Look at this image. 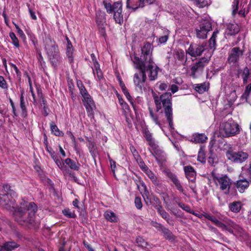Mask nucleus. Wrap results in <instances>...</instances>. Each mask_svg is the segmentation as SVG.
<instances>
[{
    "instance_id": "1",
    "label": "nucleus",
    "mask_w": 251,
    "mask_h": 251,
    "mask_svg": "<svg viewBox=\"0 0 251 251\" xmlns=\"http://www.w3.org/2000/svg\"><path fill=\"white\" fill-rule=\"evenodd\" d=\"M17 196L16 192L11 189L10 185H4L0 190V204L4 208L13 211L17 221L32 224L37 209L36 205L34 202L24 201L16 209L15 198Z\"/></svg>"
},
{
    "instance_id": "2",
    "label": "nucleus",
    "mask_w": 251,
    "mask_h": 251,
    "mask_svg": "<svg viewBox=\"0 0 251 251\" xmlns=\"http://www.w3.org/2000/svg\"><path fill=\"white\" fill-rule=\"evenodd\" d=\"M152 96L158 111L162 107H164L165 116L168 121L171 130L174 129L173 122V113L172 108V94L169 92H166L161 95L159 97L151 90Z\"/></svg>"
},
{
    "instance_id": "3",
    "label": "nucleus",
    "mask_w": 251,
    "mask_h": 251,
    "mask_svg": "<svg viewBox=\"0 0 251 251\" xmlns=\"http://www.w3.org/2000/svg\"><path fill=\"white\" fill-rule=\"evenodd\" d=\"M131 60L135 65V68L139 70V72L134 74L133 82L135 86V89L139 93H143L147 91L149 88L145 83L147 77L145 74L146 68V64H144L141 59L137 56H131Z\"/></svg>"
},
{
    "instance_id": "4",
    "label": "nucleus",
    "mask_w": 251,
    "mask_h": 251,
    "mask_svg": "<svg viewBox=\"0 0 251 251\" xmlns=\"http://www.w3.org/2000/svg\"><path fill=\"white\" fill-rule=\"evenodd\" d=\"M219 132L224 137L235 136L240 132V126L232 119L223 122L219 127Z\"/></svg>"
},
{
    "instance_id": "5",
    "label": "nucleus",
    "mask_w": 251,
    "mask_h": 251,
    "mask_svg": "<svg viewBox=\"0 0 251 251\" xmlns=\"http://www.w3.org/2000/svg\"><path fill=\"white\" fill-rule=\"evenodd\" d=\"M77 86L83 97L82 101L89 116H93L95 108L94 102L80 80L77 81Z\"/></svg>"
},
{
    "instance_id": "6",
    "label": "nucleus",
    "mask_w": 251,
    "mask_h": 251,
    "mask_svg": "<svg viewBox=\"0 0 251 251\" xmlns=\"http://www.w3.org/2000/svg\"><path fill=\"white\" fill-rule=\"evenodd\" d=\"M77 86L83 97L82 101L89 116H93L95 108L94 102L80 80L77 81Z\"/></svg>"
},
{
    "instance_id": "7",
    "label": "nucleus",
    "mask_w": 251,
    "mask_h": 251,
    "mask_svg": "<svg viewBox=\"0 0 251 251\" xmlns=\"http://www.w3.org/2000/svg\"><path fill=\"white\" fill-rule=\"evenodd\" d=\"M104 7L108 13L113 12V18L117 23L121 25L123 23L122 4L121 2H115L112 5L109 3H105Z\"/></svg>"
},
{
    "instance_id": "8",
    "label": "nucleus",
    "mask_w": 251,
    "mask_h": 251,
    "mask_svg": "<svg viewBox=\"0 0 251 251\" xmlns=\"http://www.w3.org/2000/svg\"><path fill=\"white\" fill-rule=\"evenodd\" d=\"M45 48L52 65H56L60 57L55 42L50 39L46 40Z\"/></svg>"
},
{
    "instance_id": "9",
    "label": "nucleus",
    "mask_w": 251,
    "mask_h": 251,
    "mask_svg": "<svg viewBox=\"0 0 251 251\" xmlns=\"http://www.w3.org/2000/svg\"><path fill=\"white\" fill-rule=\"evenodd\" d=\"M144 134L150 147L149 148L150 151L154 156L156 160H159L160 156H163V151L159 148L158 145L153 140L151 134L148 130H145Z\"/></svg>"
},
{
    "instance_id": "10",
    "label": "nucleus",
    "mask_w": 251,
    "mask_h": 251,
    "mask_svg": "<svg viewBox=\"0 0 251 251\" xmlns=\"http://www.w3.org/2000/svg\"><path fill=\"white\" fill-rule=\"evenodd\" d=\"M226 156L232 162L242 163L248 158V154L243 151L234 152L230 148L226 152Z\"/></svg>"
},
{
    "instance_id": "11",
    "label": "nucleus",
    "mask_w": 251,
    "mask_h": 251,
    "mask_svg": "<svg viewBox=\"0 0 251 251\" xmlns=\"http://www.w3.org/2000/svg\"><path fill=\"white\" fill-rule=\"evenodd\" d=\"M224 227H220L223 230L227 231L231 233L235 234L236 232L241 233L242 228L234 223L232 220L226 217L221 219Z\"/></svg>"
},
{
    "instance_id": "12",
    "label": "nucleus",
    "mask_w": 251,
    "mask_h": 251,
    "mask_svg": "<svg viewBox=\"0 0 251 251\" xmlns=\"http://www.w3.org/2000/svg\"><path fill=\"white\" fill-rule=\"evenodd\" d=\"M209 61V59L205 57L201 58L198 62L192 66L191 75L193 78H196L198 75L201 74L202 72L204 67L208 63Z\"/></svg>"
},
{
    "instance_id": "13",
    "label": "nucleus",
    "mask_w": 251,
    "mask_h": 251,
    "mask_svg": "<svg viewBox=\"0 0 251 251\" xmlns=\"http://www.w3.org/2000/svg\"><path fill=\"white\" fill-rule=\"evenodd\" d=\"M153 50L152 45L149 43H146L144 44V46L142 48V57H143L144 61L141 60L144 64H147V63H153L152 58V52Z\"/></svg>"
},
{
    "instance_id": "14",
    "label": "nucleus",
    "mask_w": 251,
    "mask_h": 251,
    "mask_svg": "<svg viewBox=\"0 0 251 251\" xmlns=\"http://www.w3.org/2000/svg\"><path fill=\"white\" fill-rule=\"evenodd\" d=\"M211 29V24L208 20H204L200 25V29H197V37L199 38L205 39L207 37V33Z\"/></svg>"
},
{
    "instance_id": "15",
    "label": "nucleus",
    "mask_w": 251,
    "mask_h": 251,
    "mask_svg": "<svg viewBox=\"0 0 251 251\" xmlns=\"http://www.w3.org/2000/svg\"><path fill=\"white\" fill-rule=\"evenodd\" d=\"M243 52L238 47H235L231 49L228 53V62L229 63L237 62L240 57L243 55Z\"/></svg>"
},
{
    "instance_id": "16",
    "label": "nucleus",
    "mask_w": 251,
    "mask_h": 251,
    "mask_svg": "<svg viewBox=\"0 0 251 251\" xmlns=\"http://www.w3.org/2000/svg\"><path fill=\"white\" fill-rule=\"evenodd\" d=\"M137 188L142 194L146 203L149 205L151 203V196L147 189V187L143 181L139 180V183L137 184Z\"/></svg>"
},
{
    "instance_id": "17",
    "label": "nucleus",
    "mask_w": 251,
    "mask_h": 251,
    "mask_svg": "<svg viewBox=\"0 0 251 251\" xmlns=\"http://www.w3.org/2000/svg\"><path fill=\"white\" fill-rule=\"evenodd\" d=\"M204 50L203 45H191L186 51L187 53L192 57H197L201 55Z\"/></svg>"
},
{
    "instance_id": "18",
    "label": "nucleus",
    "mask_w": 251,
    "mask_h": 251,
    "mask_svg": "<svg viewBox=\"0 0 251 251\" xmlns=\"http://www.w3.org/2000/svg\"><path fill=\"white\" fill-rule=\"evenodd\" d=\"M159 68L153 65V63H147L145 69V74L148 73V76L151 80H154L157 78Z\"/></svg>"
},
{
    "instance_id": "19",
    "label": "nucleus",
    "mask_w": 251,
    "mask_h": 251,
    "mask_svg": "<svg viewBox=\"0 0 251 251\" xmlns=\"http://www.w3.org/2000/svg\"><path fill=\"white\" fill-rule=\"evenodd\" d=\"M220 188L226 194H228L229 188L231 184L230 179L226 176L217 178Z\"/></svg>"
},
{
    "instance_id": "20",
    "label": "nucleus",
    "mask_w": 251,
    "mask_h": 251,
    "mask_svg": "<svg viewBox=\"0 0 251 251\" xmlns=\"http://www.w3.org/2000/svg\"><path fill=\"white\" fill-rule=\"evenodd\" d=\"M144 0H127L126 7L128 9L135 10L140 7L144 6Z\"/></svg>"
},
{
    "instance_id": "21",
    "label": "nucleus",
    "mask_w": 251,
    "mask_h": 251,
    "mask_svg": "<svg viewBox=\"0 0 251 251\" xmlns=\"http://www.w3.org/2000/svg\"><path fill=\"white\" fill-rule=\"evenodd\" d=\"M240 31V27L237 24H229L227 25L225 31L226 35H234L237 34Z\"/></svg>"
},
{
    "instance_id": "22",
    "label": "nucleus",
    "mask_w": 251,
    "mask_h": 251,
    "mask_svg": "<svg viewBox=\"0 0 251 251\" xmlns=\"http://www.w3.org/2000/svg\"><path fill=\"white\" fill-rule=\"evenodd\" d=\"M241 76L244 84L251 81V69L248 67L244 68L241 70Z\"/></svg>"
},
{
    "instance_id": "23",
    "label": "nucleus",
    "mask_w": 251,
    "mask_h": 251,
    "mask_svg": "<svg viewBox=\"0 0 251 251\" xmlns=\"http://www.w3.org/2000/svg\"><path fill=\"white\" fill-rule=\"evenodd\" d=\"M207 137L204 134L195 133L190 138V141L195 143H202L205 142Z\"/></svg>"
},
{
    "instance_id": "24",
    "label": "nucleus",
    "mask_w": 251,
    "mask_h": 251,
    "mask_svg": "<svg viewBox=\"0 0 251 251\" xmlns=\"http://www.w3.org/2000/svg\"><path fill=\"white\" fill-rule=\"evenodd\" d=\"M203 217H205L208 220L211 221L215 225H216L219 228L225 227V226L223 224V222H222V221L221 220V219L220 220H218L215 217L205 212L203 213Z\"/></svg>"
},
{
    "instance_id": "25",
    "label": "nucleus",
    "mask_w": 251,
    "mask_h": 251,
    "mask_svg": "<svg viewBox=\"0 0 251 251\" xmlns=\"http://www.w3.org/2000/svg\"><path fill=\"white\" fill-rule=\"evenodd\" d=\"M67 41V46L66 48V54L68 58L69 61L70 63H72L74 61L73 52L74 48L72 45L71 41L69 40L68 37L66 38Z\"/></svg>"
},
{
    "instance_id": "26",
    "label": "nucleus",
    "mask_w": 251,
    "mask_h": 251,
    "mask_svg": "<svg viewBox=\"0 0 251 251\" xmlns=\"http://www.w3.org/2000/svg\"><path fill=\"white\" fill-rule=\"evenodd\" d=\"M18 247V245L14 242H8L0 246V251H11Z\"/></svg>"
},
{
    "instance_id": "27",
    "label": "nucleus",
    "mask_w": 251,
    "mask_h": 251,
    "mask_svg": "<svg viewBox=\"0 0 251 251\" xmlns=\"http://www.w3.org/2000/svg\"><path fill=\"white\" fill-rule=\"evenodd\" d=\"M92 70L94 75L97 80H100L103 78L102 73L98 62H95V66L92 68Z\"/></svg>"
},
{
    "instance_id": "28",
    "label": "nucleus",
    "mask_w": 251,
    "mask_h": 251,
    "mask_svg": "<svg viewBox=\"0 0 251 251\" xmlns=\"http://www.w3.org/2000/svg\"><path fill=\"white\" fill-rule=\"evenodd\" d=\"M242 206L243 204L241 201H236L229 203L228 207L232 212L238 213L240 211Z\"/></svg>"
},
{
    "instance_id": "29",
    "label": "nucleus",
    "mask_w": 251,
    "mask_h": 251,
    "mask_svg": "<svg viewBox=\"0 0 251 251\" xmlns=\"http://www.w3.org/2000/svg\"><path fill=\"white\" fill-rule=\"evenodd\" d=\"M249 186V181L245 179H241L237 182V188L238 191L242 193L245 189L247 188Z\"/></svg>"
},
{
    "instance_id": "30",
    "label": "nucleus",
    "mask_w": 251,
    "mask_h": 251,
    "mask_svg": "<svg viewBox=\"0 0 251 251\" xmlns=\"http://www.w3.org/2000/svg\"><path fill=\"white\" fill-rule=\"evenodd\" d=\"M168 176L174 183L177 190L181 192H183L184 191L183 188L176 176L173 174L170 173L168 174Z\"/></svg>"
},
{
    "instance_id": "31",
    "label": "nucleus",
    "mask_w": 251,
    "mask_h": 251,
    "mask_svg": "<svg viewBox=\"0 0 251 251\" xmlns=\"http://www.w3.org/2000/svg\"><path fill=\"white\" fill-rule=\"evenodd\" d=\"M186 176L189 180H192L196 176V172L194 168L190 166H186L184 168Z\"/></svg>"
},
{
    "instance_id": "32",
    "label": "nucleus",
    "mask_w": 251,
    "mask_h": 251,
    "mask_svg": "<svg viewBox=\"0 0 251 251\" xmlns=\"http://www.w3.org/2000/svg\"><path fill=\"white\" fill-rule=\"evenodd\" d=\"M64 162L72 170L77 171L80 168V164L78 162H75L70 158L66 159Z\"/></svg>"
},
{
    "instance_id": "33",
    "label": "nucleus",
    "mask_w": 251,
    "mask_h": 251,
    "mask_svg": "<svg viewBox=\"0 0 251 251\" xmlns=\"http://www.w3.org/2000/svg\"><path fill=\"white\" fill-rule=\"evenodd\" d=\"M155 224L157 225L156 226L157 227H159L160 228L161 230L164 233V235L166 239L170 240H173L174 239V235L168 229L165 228V227L161 225L158 224L157 223H156Z\"/></svg>"
},
{
    "instance_id": "34",
    "label": "nucleus",
    "mask_w": 251,
    "mask_h": 251,
    "mask_svg": "<svg viewBox=\"0 0 251 251\" xmlns=\"http://www.w3.org/2000/svg\"><path fill=\"white\" fill-rule=\"evenodd\" d=\"M154 201L156 202L157 203H159L160 204V202L159 200L157 198H154ZM156 209L157 210L158 212L160 214L163 218L164 219L168 220L169 215V214L163 209L162 206L160 205V204H158L155 206Z\"/></svg>"
},
{
    "instance_id": "35",
    "label": "nucleus",
    "mask_w": 251,
    "mask_h": 251,
    "mask_svg": "<svg viewBox=\"0 0 251 251\" xmlns=\"http://www.w3.org/2000/svg\"><path fill=\"white\" fill-rule=\"evenodd\" d=\"M104 216L107 221L110 222H117L118 221V217L115 213L111 211L107 210L105 211Z\"/></svg>"
},
{
    "instance_id": "36",
    "label": "nucleus",
    "mask_w": 251,
    "mask_h": 251,
    "mask_svg": "<svg viewBox=\"0 0 251 251\" xmlns=\"http://www.w3.org/2000/svg\"><path fill=\"white\" fill-rule=\"evenodd\" d=\"M49 152L51 155V158L55 162L56 165L62 171L65 170V167L64 164L62 161L59 158V157L56 155L54 152L53 151H49Z\"/></svg>"
},
{
    "instance_id": "37",
    "label": "nucleus",
    "mask_w": 251,
    "mask_h": 251,
    "mask_svg": "<svg viewBox=\"0 0 251 251\" xmlns=\"http://www.w3.org/2000/svg\"><path fill=\"white\" fill-rule=\"evenodd\" d=\"M251 166H245L242 168L240 174L241 177L245 179H250L251 178Z\"/></svg>"
},
{
    "instance_id": "38",
    "label": "nucleus",
    "mask_w": 251,
    "mask_h": 251,
    "mask_svg": "<svg viewBox=\"0 0 251 251\" xmlns=\"http://www.w3.org/2000/svg\"><path fill=\"white\" fill-rule=\"evenodd\" d=\"M208 83L204 82L201 84H196L195 89L199 93H203L208 89Z\"/></svg>"
},
{
    "instance_id": "39",
    "label": "nucleus",
    "mask_w": 251,
    "mask_h": 251,
    "mask_svg": "<svg viewBox=\"0 0 251 251\" xmlns=\"http://www.w3.org/2000/svg\"><path fill=\"white\" fill-rule=\"evenodd\" d=\"M175 57L181 62L185 61L186 60L185 52L182 50H178L176 51Z\"/></svg>"
},
{
    "instance_id": "40",
    "label": "nucleus",
    "mask_w": 251,
    "mask_h": 251,
    "mask_svg": "<svg viewBox=\"0 0 251 251\" xmlns=\"http://www.w3.org/2000/svg\"><path fill=\"white\" fill-rule=\"evenodd\" d=\"M149 112H150V116L151 118L152 121L157 125H158L160 128H162L161 125L160 123V121L158 119V116L155 115L153 110L151 108H149Z\"/></svg>"
},
{
    "instance_id": "41",
    "label": "nucleus",
    "mask_w": 251,
    "mask_h": 251,
    "mask_svg": "<svg viewBox=\"0 0 251 251\" xmlns=\"http://www.w3.org/2000/svg\"><path fill=\"white\" fill-rule=\"evenodd\" d=\"M145 173L150 178V179L154 184H158V181L157 180V177L150 170L148 169L145 172Z\"/></svg>"
},
{
    "instance_id": "42",
    "label": "nucleus",
    "mask_w": 251,
    "mask_h": 251,
    "mask_svg": "<svg viewBox=\"0 0 251 251\" xmlns=\"http://www.w3.org/2000/svg\"><path fill=\"white\" fill-rule=\"evenodd\" d=\"M193 2L199 8H203L208 5V2L206 0H194Z\"/></svg>"
},
{
    "instance_id": "43",
    "label": "nucleus",
    "mask_w": 251,
    "mask_h": 251,
    "mask_svg": "<svg viewBox=\"0 0 251 251\" xmlns=\"http://www.w3.org/2000/svg\"><path fill=\"white\" fill-rule=\"evenodd\" d=\"M122 108L123 111V113L126 116V121H127V117L128 116H130V109L129 108V106L126 103V104H124L122 106Z\"/></svg>"
},
{
    "instance_id": "44",
    "label": "nucleus",
    "mask_w": 251,
    "mask_h": 251,
    "mask_svg": "<svg viewBox=\"0 0 251 251\" xmlns=\"http://www.w3.org/2000/svg\"><path fill=\"white\" fill-rule=\"evenodd\" d=\"M9 37L11 38L13 44L17 48L19 47V40L15 34L13 32H10L9 33Z\"/></svg>"
},
{
    "instance_id": "45",
    "label": "nucleus",
    "mask_w": 251,
    "mask_h": 251,
    "mask_svg": "<svg viewBox=\"0 0 251 251\" xmlns=\"http://www.w3.org/2000/svg\"><path fill=\"white\" fill-rule=\"evenodd\" d=\"M136 243L138 245L142 248H146L148 246V243L142 237H139L136 239Z\"/></svg>"
},
{
    "instance_id": "46",
    "label": "nucleus",
    "mask_w": 251,
    "mask_h": 251,
    "mask_svg": "<svg viewBox=\"0 0 251 251\" xmlns=\"http://www.w3.org/2000/svg\"><path fill=\"white\" fill-rule=\"evenodd\" d=\"M50 128L52 132L56 136H62L63 135V133L60 131L57 126L53 124H51Z\"/></svg>"
},
{
    "instance_id": "47",
    "label": "nucleus",
    "mask_w": 251,
    "mask_h": 251,
    "mask_svg": "<svg viewBox=\"0 0 251 251\" xmlns=\"http://www.w3.org/2000/svg\"><path fill=\"white\" fill-rule=\"evenodd\" d=\"M198 160L202 163L205 161V153L204 150L202 148H201L199 151Z\"/></svg>"
},
{
    "instance_id": "48",
    "label": "nucleus",
    "mask_w": 251,
    "mask_h": 251,
    "mask_svg": "<svg viewBox=\"0 0 251 251\" xmlns=\"http://www.w3.org/2000/svg\"><path fill=\"white\" fill-rule=\"evenodd\" d=\"M219 33L218 31H214L212 34V37L210 38L209 40V42L211 47H214L216 45V38L218 33Z\"/></svg>"
},
{
    "instance_id": "49",
    "label": "nucleus",
    "mask_w": 251,
    "mask_h": 251,
    "mask_svg": "<svg viewBox=\"0 0 251 251\" xmlns=\"http://www.w3.org/2000/svg\"><path fill=\"white\" fill-rule=\"evenodd\" d=\"M165 34L164 36H162L159 38V42L160 44L165 43L168 39L169 31L168 30L165 31Z\"/></svg>"
},
{
    "instance_id": "50",
    "label": "nucleus",
    "mask_w": 251,
    "mask_h": 251,
    "mask_svg": "<svg viewBox=\"0 0 251 251\" xmlns=\"http://www.w3.org/2000/svg\"><path fill=\"white\" fill-rule=\"evenodd\" d=\"M239 0H234L233 2L232 7H233V10H232V15L234 16L238 10V4H239Z\"/></svg>"
},
{
    "instance_id": "51",
    "label": "nucleus",
    "mask_w": 251,
    "mask_h": 251,
    "mask_svg": "<svg viewBox=\"0 0 251 251\" xmlns=\"http://www.w3.org/2000/svg\"><path fill=\"white\" fill-rule=\"evenodd\" d=\"M63 214L69 218H74L75 214L71 212L69 209H65L62 211Z\"/></svg>"
},
{
    "instance_id": "52",
    "label": "nucleus",
    "mask_w": 251,
    "mask_h": 251,
    "mask_svg": "<svg viewBox=\"0 0 251 251\" xmlns=\"http://www.w3.org/2000/svg\"><path fill=\"white\" fill-rule=\"evenodd\" d=\"M138 163L140 167V168L145 172L146 170L148 169V167L145 165L144 162L141 160L139 159L138 161L137 160Z\"/></svg>"
},
{
    "instance_id": "53",
    "label": "nucleus",
    "mask_w": 251,
    "mask_h": 251,
    "mask_svg": "<svg viewBox=\"0 0 251 251\" xmlns=\"http://www.w3.org/2000/svg\"><path fill=\"white\" fill-rule=\"evenodd\" d=\"M134 202L137 208L140 209L142 207V203L140 198L136 197L135 199Z\"/></svg>"
},
{
    "instance_id": "54",
    "label": "nucleus",
    "mask_w": 251,
    "mask_h": 251,
    "mask_svg": "<svg viewBox=\"0 0 251 251\" xmlns=\"http://www.w3.org/2000/svg\"><path fill=\"white\" fill-rule=\"evenodd\" d=\"M124 95L126 97V99L129 100V101L130 102V103L133 106V102L132 101V98L131 96L130 95L128 90L127 89L124 90L123 91Z\"/></svg>"
},
{
    "instance_id": "55",
    "label": "nucleus",
    "mask_w": 251,
    "mask_h": 251,
    "mask_svg": "<svg viewBox=\"0 0 251 251\" xmlns=\"http://www.w3.org/2000/svg\"><path fill=\"white\" fill-rule=\"evenodd\" d=\"M15 26L19 35L23 39L25 38V36L23 30L19 27L17 25L15 24Z\"/></svg>"
},
{
    "instance_id": "56",
    "label": "nucleus",
    "mask_w": 251,
    "mask_h": 251,
    "mask_svg": "<svg viewBox=\"0 0 251 251\" xmlns=\"http://www.w3.org/2000/svg\"><path fill=\"white\" fill-rule=\"evenodd\" d=\"M156 85H158L159 89L162 91L165 90L168 87L167 84L165 83L158 82Z\"/></svg>"
},
{
    "instance_id": "57",
    "label": "nucleus",
    "mask_w": 251,
    "mask_h": 251,
    "mask_svg": "<svg viewBox=\"0 0 251 251\" xmlns=\"http://www.w3.org/2000/svg\"><path fill=\"white\" fill-rule=\"evenodd\" d=\"M178 205L180 207H181L183 210H185L187 212L192 213V211L190 210V208L189 206L185 205L182 203H179Z\"/></svg>"
},
{
    "instance_id": "58",
    "label": "nucleus",
    "mask_w": 251,
    "mask_h": 251,
    "mask_svg": "<svg viewBox=\"0 0 251 251\" xmlns=\"http://www.w3.org/2000/svg\"><path fill=\"white\" fill-rule=\"evenodd\" d=\"M0 87L3 89L7 88V84L4 78L0 76Z\"/></svg>"
},
{
    "instance_id": "59",
    "label": "nucleus",
    "mask_w": 251,
    "mask_h": 251,
    "mask_svg": "<svg viewBox=\"0 0 251 251\" xmlns=\"http://www.w3.org/2000/svg\"><path fill=\"white\" fill-rule=\"evenodd\" d=\"M74 148L76 154H78L79 156H81L83 154L82 151L78 147L77 144H75V145H74Z\"/></svg>"
},
{
    "instance_id": "60",
    "label": "nucleus",
    "mask_w": 251,
    "mask_h": 251,
    "mask_svg": "<svg viewBox=\"0 0 251 251\" xmlns=\"http://www.w3.org/2000/svg\"><path fill=\"white\" fill-rule=\"evenodd\" d=\"M7 113V110L4 106H0V114L2 117L5 116Z\"/></svg>"
},
{
    "instance_id": "61",
    "label": "nucleus",
    "mask_w": 251,
    "mask_h": 251,
    "mask_svg": "<svg viewBox=\"0 0 251 251\" xmlns=\"http://www.w3.org/2000/svg\"><path fill=\"white\" fill-rule=\"evenodd\" d=\"M68 134L69 136L70 137V138H71V139L72 140V143L73 144V146L75 145V144H77L76 140H75V137L73 134V133L71 132H69L68 133Z\"/></svg>"
},
{
    "instance_id": "62",
    "label": "nucleus",
    "mask_w": 251,
    "mask_h": 251,
    "mask_svg": "<svg viewBox=\"0 0 251 251\" xmlns=\"http://www.w3.org/2000/svg\"><path fill=\"white\" fill-rule=\"evenodd\" d=\"M118 81L119 82L120 86L122 90V91L125 90L126 89V87L125 86V85L124 83L122 81L121 78L119 77H118Z\"/></svg>"
},
{
    "instance_id": "63",
    "label": "nucleus",
    "mask_w": 251,
    "mask_h": 251,
    "mask_svg": "<svg viewBox=\"0 0 251 251\" xmlns=\"http://www.w3.org/2000/svg\"><path fill=\"white\" fill-rule=\"evenodd\" d=\"M83 244L89 251H94L91 246L88 242L84 241Z\"/></svg>"
},
{
    "instance_id": "64",
    "label": "nucleus",
    "mask_w": 251,
    "mask_h": 251,
    "mask_svg": "<svg viewBox=\"0 0 251 251\" xmlns=\"http://www.w3.org/2000/svg\"><path fill=\"white\" fill-rule=\"evenodd\" d=\"M170 90L174 94L178 91V87L175 84H173L171 85Z\"/></svg>"
}]
</instances>
